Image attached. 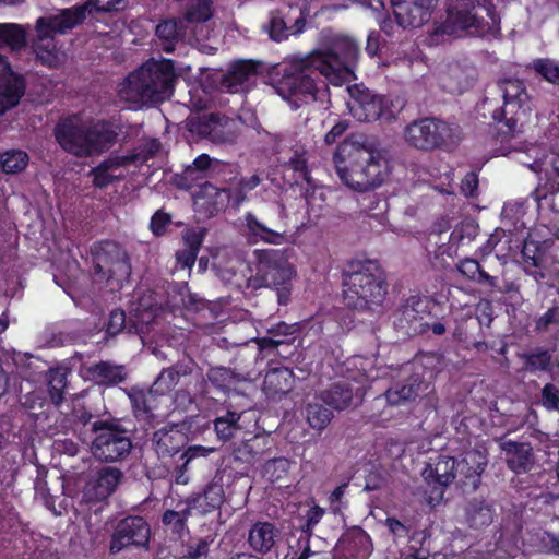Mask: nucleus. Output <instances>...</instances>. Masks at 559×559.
Segmentation results:
<instances>
[{"instance_id":"1","label":"nucleus","mask_w":559,"mask_h":559,"mask_svg":"<svg viewBox=\"0 0 559 559\" xmlns=\"http://www.w3.org/2000/svg\"><path fill=\"white\" fill-rule=\"evenodd\" d=\"M360 56L358 43L349 36H335L329 45L316 49L301 60V66L285 72L277 82V94L294 109L316 102L320 85L326 87L324 76L334 85H342L354 76Z\"/></svg>"},{"instance_id":"2","label":"nucleus","mask_w":559,"mask_h":559,"mask_svg":"<svg viewBox=\"0 0 559 559\" xmlns=\"http://www.w3.org/2000/svg\"><path fill=\"white\" fill-rule=\"evenodd\" d=\"M333 163L341 181L359 192L380 187L390 174L389 160L379 151L350 138L337 146Z\"/></svg>"},{"instance_id":"3","label":"nucleus","mask_w":559,"mask_h":559,"mask_svg":"<svg viewBox=\"0 0 559 559\" xmlns=\"http://www.w3.org/2000/svg\"><path fill=\"white\" fill-rule=\"evenodd\" d=\"M176 80L173 60L152 58L124 79L118 93L130 104H158L171 97Z\"/></svg>"},{"instance_id":"4","label":"nucleus","mask_w":559,"mask_h":559,"mask_svg":"<svg viewBox=\"0 0 559 559\" xmlns=\"http://www.w3.org/2000/svg\"><path fill=\"white\" fill-rule=\"evenodd\" d=\"M500 15L493 0H449L447 19L437 32L451 36L463 33L481 38L501 35Z\"/></svg>"},{"instance_id":"5","label":"nucleus","mask_w":559,"mask_h":559,"mask_svg":"<svg viewBox=\"0 0 559 559\" xmlns=\"http://www.w3.org/2000/svg\"><path fill=\"white\" fill-rule=\"evenodd\" d=\"M53 135L64 152L86 158L109 151L117 141L118 132L109 120L97 119L82 123L66 119L56 124Z\"/></svg>"},{"instance_id":"6","label":"nucleus","mask_w":559,"mask_h":559,"mask_svg":"<svg viewBox=\"0 0 559 559\" xmlns=\"http://www.w3.org/2000/svg\"><path fill=\"white\" fill-rule=\"evenodd\" d=\"M343 296L348 308L357 310L380 306L388 294L384 270L378 261L352 262L343 272Z\"/></svg>"},{"instance_id":"7","label":"nucleus","mask_w":559,"mask_h":559,"mask_svg":"<svg viewBox=\"0 0 559 559\" xmlns=\"http://www.w3.org/2000/svg\"><path fill=\"white\" fill-rule=\"evenodd\" d=\"M489 94L483 100V115L502 124L499 128L501 133H514L519 121L530 111V96L524 82L512 78L499 80Z\"/></svg>"},{"instance_id":"8","label":"nucleus","mask_w":559,"mask_h":559,"mask_svg":"<svg viewBox=\"0 0 559 559\" xmlns=\"http://www.w3.org/2000/svg\"><path fill=\"white\" fill-rule=\"evenodd\" d=\"M253 254L254 275L249 280L250 286L272 288L276 290L278 304L287 305L297 272L286 252L278 249H258Z\"/></svg>"},{"instance_id":"9","label":"nucleus","mask_w":559,"mask_h":559,"mask_svg":"<svg viewBox=\"0 0 559 559\" xmlns=\"http://www.w3.org/2000/svg\"><path fill=\"white\" fill-rule=\"evenodd\" d=\"M461 133L459 124L436 117L415 119L403 130L407 145L423 152H450L460 144Z\"/></svg>"},{"instance_id":"10","label":"nucleus","mask_w":559,"mask_h":559,"mask_svg":"<svg viewBox=\"0 0 559 559\" xmlns=\"http://www.w3.org/2000/svg\"><path fill=\"white\" fill-rule=\"evenodd\" d=\"M95 438L92 442L93 455L102 462H120L132 450V430L124 427L119 418H96L92 424Z\"/></svg>"},{"instance_id":"11","label":"nucleus","mask_w":559,"mask_h":559,"mask_svg":"<svg viewBox=\"0 0 559 559\" xmlns=\"http://www.w3.org/2000/svg\"><path fill=\"white\" fill-rule=\"evenodd\" d=\"M347 90L349 111L358 121L373 122L380 119L385 121L395 119L396 112L389 97L376 94L361 84H354Z\"/></svg>"},{"instance_id":"12","label":"nucleus","mask_w":559,"mask_h":559,"mask_svg":"<svg viewBox=\"0 0 559 559\" xmlns=\"http://www.w3.org/2000/svg\"><path fill=\"white\" fill-rule=\"evenodd\" d=\"M94 274L102 281L121 282L131 271L126 251L112 240H102L91 248Z\"/></svg>"},{"instance_id":"13","label":"nucleus","mask_w":559,"mask_h":559,"mask_svg":"<svg viewBox=\"0 0 559 559\" xmlns=\"http://www.w3.org/2000/svg\"><path fill=\"white\" fill-rule=\"evenodd\" d=\"M151 539V525L141 515H127L119 520L110 535L109 554L118 555L127 549L147 548Z\"/></svg>"},{"instance_id":"14","label":"nucleus","mask_w":559,"mask_h":559,"mask_svg":"<svg viewBox=\"0 0 559 559\" xmlns=\"http://www.w3.org/2000/svg\"><path fill=\"white\" fill-rule=\"evenodd\" d=\"M132 413L143 428H152L158 418L169 415V399L153 388L132 386L127 391Z\"/></svg>"},{"instance_id":"15","label":"nucleus","mask_w":559,"mask_h":559,"mask_svg":"<svg viewBox=\"0 0 559 559\" xmlns=\"http://www.w3.org/2000/svg\"><path fill=\"white\" fill-rule=\"evenodd\" d=\"M430 317L429 300L419 295H412L400 307L395 325L408 336L425 335L428 328L427 318Z\"/></svg>"},{"instance_id":"16","label":"nucleus","mask_w":559,"mask_h":559,"mask_svg":"<svg viewBox=\"0 0 559 559\" xmlns=\"http://www.w3.org/2000/svg\"><path fill=\"white\" fill-rule=\"evenodd\" d=\"M487 464V455L475 449L455 459V483L462 491L473 492L479 487Z\"/></svg>"},{"instance_id":"17","label":"nucleus","mask_w":559,"mask_h":559,"mask_svg":"<svg viewBox=\"0 0 559 559\" xmlns=\"http://www.w3.org/2000/svg\"><path fill=\"white\" fill-rule=\"evenodd\" d=\"M438 0H391L397 27L417 28L428 23Z\"/></svg>"},{"instance_id":"18","label":"nucleus","mask_w":559,"mask_h":559,"mask_svg":"<svg viewBox=\"0 0 559 559\" xmlns=\"http://www.w3.org/2000/svg\"><path fill=\"white\" fill-rule=\"evenodd\" d=\"M261 68V63L254 60H238L234 62L219 81L222 92L236 94L248 90V84Z\"/></svg>"},{"instance_id":"19","label":"nucleus","mask_w":559,"mask_h":559,"mask_svg":"<svg viewBox=\"0 0 559 559\" xmlns=\"http://www.w3.org/2000/svg\"><path fill=\"white\" fill-rule=\"evenodd\" d=\"M122 478V472L112 466L96 471L84 488V497L90 501H103L111 496Z\"/></svg>"},{"instance_id":"20","label":"nucleus","mask_w":559,"mask_h":559,"mask_svg":"<svg viewBox=\"0 0 559 559\" xmlns=\"http://www.w3.org/2000/svg\"><path fill=\"white\" fill-rule=\"evenodd\" d=\"M281 531L269 521H257L248 533L249 547L257 554L267 555L276 545Z\"/></svg>"},{"instance_id":"21","label":"nucleus","mask_w":559,"mask_h":559,"mask_svg":"<svg viewBox=\"0 0 559 559\" xmlns=\"http://www.w3.org/2000/svg\"><path fill=\"white\" fill-rule=\"evenodd\" d=\"M429 383L419 373H413L404 383H396L385 392L389 404L400 405L405 402L415 401L420 395L428 393Z\"/></svg>"},{"instance_id":"22","label":"nucleus","mask_w":559,"mask_h":559,"mask_svg":"<svg viewBox=\"0 0 559 559\" xmlns=\"http://www.w3.org/2000/svg\"><path fill=\"white\" fill-rule=\"evenodd\" d=\"M152 442L159 459L171 457L187 443V436L176 426L163 427L153 435Z\"/></svg>"},{"instance_id":"23","label":"nucleus","mask_w":559,"mask_h":559,"mask_svg":"<svg viewBox=\"0 0 559 559\" xmlns=\"http://www.w3.org/2000/svg\"><path fill=\"white\" fill-rule=\"evenodd\" d=\"M476 236V227L473 224H465L455 227L450 235L448 236V241H443V230H432L429 236V243L433 240V246L436 247L435 253L436 255H451L453 248L459 247L465 238L468 241L473 240Z\"/></svg>"},{"instance_id":"24","label":"nucleus","mask_w":559,"mask_h":559,"mask_svg":"<svg viewBox=\"0 0 559 559\" xmlns=\"http://www.w3.org/2000/svg\"><path fill=\"white\" fill-rule=\"evenodd\" d=\"M341 550L353 559H365L372 549L371 538L361 527L347 530L338 540Z\"/></svg>"},{"instance_id":"25","label":"nucleus","mask_w":559,"mask_h":559,"mask_svg":"<svg viewBox=\"0 0 559 559\" xmlns=\"http://www.w3.org/2000/svg\"><path fill=\"white\" fill-rule=\"evenodd\" d=\"M87 378L99 386H115L127 379L123 366L110 361H99L86 368Z\"/></svg>"},{"instance_id":"26","label":"nucleus","mask_w":559,"mask_h":559,"mask_svg":"<svg viewBox=\"0 0 559 559\" xmlns=\"http://www.w3.org/2000/svg\"><path fill=\"white\" fill-rule=\"evenodd\" d=\"M26 92L25 78L14 72L0 82V116L16 107Z\"/></svg>"},{"instance_id":"27","label":"nucleus","mask_w":559,"mask_h":559,"mask_svg":"<svg viewBox=\"0 0 559 559\" xmlns=\"http://www.w3.org/2000/svg\"><path fill=\"white\" fill-rule=\"evenodd\" d=\"M223 501V486L216 481H210L205 485L202 492L195 493L187 500L190 508L201 514H207L219 509Z\"/></svg>"},{"instance_id":"28","label":"nucleus","mask_w":559,"mask_h":559,"mask_svg":"<svg viewBox=\"0 0 559 559\" xmlns=\"http://www.w3.org/2000/svg\"><path fill=\"white\" fill-rule=\"evenodd\" d=\"M294 383L295 377L290 369L286 367L274 368L266 372L263 390L272 399L282 397L293 390Z\"/></svg>"},{"instance_id":"29","label":"nucleus","mask_w":559,"mask_h":559,"mask_svg":"<svg viewBox=\"0 0 559 559\" xmlns=\"http://www.w3.org/2000/svg\"><path fill=\"white\" fill-rule=\"evenodd\" d=\"M455 459L448 456L441 457L435 466L428 464L423 471V477L426 483L441 491L451 483L455 481Z\"/></svg>"},{"instance_id":"30","label":"nucleus","mask_w":559,"mask_h":559,"mask_svg":"<svg viewBox=\"0 0 559 559\" xmlns=\"http://www.w3.org/2000/svg\"><path fill=\"white\" fill-rule=\"evenodd\" d=\"M507 465L515 474L527 473L534 465L533 449L530 443L510 441L506 444Z\"/></svg>"},{"instance_id":"31","label":"nucleus","mask_w":559,"mask_h":559,"mask_svg":"<svg viewBox=\"0 0 559 559\" xmlns=\"http://www.w3.org/2000/svg\"><path fill=\"white\" fill-rule=\"evenodd\" d=\"M496 515L495 507L486 499L474 498L465 507V520L471 528L489 526Z\"/></svg>"},{"instance_id":"32","label":"nucleus","mask_w":559,"mask_h":559,"mask_svg":"<svg viewBox=\"0 0 559 559\" xmlns=\"http://www.w3.org/2000/svg\"><path fill=\"white\" fill-rule=\"evenodd\" d=\"M192 372L190 364L177 362L168 368H163L155 381L152 383L154 392L165 394L170 400V394L178 384L181 377Z\"/></svg>"},{"instance_id":"33","label":"nucleus","mask_w":559,"mask_h":559,"mask_svg":"<svg viewBox=\"0 0 559 559\" xmlns=\"http://www.w3.org/2000/svg\"><path fill=\"white\" fill-rule=\"evenodd\" d=\"M247 236L254 242L263 241L272 245H281L285 241V230L278 231L266 226L251 212L245 215Z\"/></svg>"},{"instance_id":"34","label":"nucleus","mask_w":559,"mask_h":559,"mask_svg":"<svg viewBox=\"0 0 559 559\" xmlns=\"http://www.w3.org/2000/svg\"><path fill=\"white\" fill-rule=\"evenodd\" d=\"M185 22L180 19L162 20L155 28V35L160 40V48L166 53L175 51L176 44L183 38Z\"/></svg>"},{"instance_id":"35","label":"nucleus","mask_w":559,"mask_h":559,"mask_svg":"<svg viewBox=\"0 0 559 559\" xmlns=\"http://www.w3.org/2000/svg\"><path fill=\"white\" fill-rule=\"evenodd\" d=\"M457 272L468 282L481 287L495 286V276L490 275L476 259L464 258L456 263Z\"/></svg>"},{"instance_id":"36","label":"nucleus","mask_w":559,"mask_h":559,"mask_svg":"<svg viewBox=\"0 0 559 559\" xmlns=\"http://www.w3.org/2000/svg\"><path fill=\"white\" fill-rule=\"evenodd\" d=\"M319 399L334 409H345L353 401L352 385L344 381L335 382L329 389L323 390Z\"/></svg>"},{"instance_id":"37","label":"nucleus","mask_w":559,"mask_h":559,"mask_svg":"<svg viewBox=\"0 0 559 559\" xmlns=\"http://www.w3.org/2000/svg\"><path fill=\"white\" fill-rule=\"evenodd\" d=\"M429 530L413 532L408 537V544L401 554V559H429L431 556Z\"/></svg>"},{"instance_id":"38","label":"nucleus","mask_w":559,"mask_h":559,"mask_svg":"<svg viewBox=\"0 0 559 559\" xmlns=\"http://www.w3.org/2000/svg\"><path fill=\"white\" fill-rule=\"evenodd\" d=\"M241 415V412L231 409H224L222 414L217 412L213 420V426L218 440L226 442L241 430V426L239 425Z\"/></svg>"},{"instance_id":"39","label":"nucleus","mask_w":559,"mask_h":559,"mask_svg":"<svg viewBox=\"0 0 559 559\" xmlns=\"http://www.w3.org/2000/svg\"><path fill=\"white\" fill-rule=\"evenodd\" d=\"M70 373L71 371L68 368L62 367L51 368L47 373V390L55 405H60L64 401Z\"/></svg>"},{"instance_id":"40","label":"nucleus","mask_w":559,"mask_h":559,"mask_svg":"<svg viewBox=\"0 0 559 559\" xmlns=\"http://www.w3.org/2000/svg\"><path fill=\"white\" fill-rule=\"evenodd\" d=\"M534 332L537 334L551 333L559 338V297L555 298L546 310L534 319Z\"/></svg>"},{"instance_id":"41","label":"nucleus","mask_w":559,"mask_h":559,"mask_svg":"<svg viewBox=\"0 0 559 559\" xmlns=\"http://www.w3.org/2000/svg\"><path fill=\"white\" fill-rule=\"evenodd\" d=\"M192 509L187 506L181 510L167 509L162 515V524L175 538H181L186 531H188V519L191 515Z\"/></svg>"},{"instance_id":"42","label":"nucleus","mask_w":559,"mask_h":559,"mask_svg":"<svg viewBox=\"0 0 559 559\" xmlns=\"http://www.w3.org/2000/svg\"><path fill=\"white\" fill-rule=\"evenodd\" d=\"M26 32L15 23H0V50L8 47L19 51L26 46Z\"/></svg>"},{"instance_id":"43","label":"nucleus","mask_w":559,"mask_h":559,"mask_svg":"<svg viewBox=\"0 0 559 559\" xmlns=\"http://www.w3.org/2000/svg\"><path fill=\"white\" fill-rule=\"evenodd\" d=\"M305 416L308 425L318 433H321L331 423L334 414L323 402H311L305 407Z\"/></svg>"},{"instance_id":"44","label":"nucleus","mask_w":559,"mask_h":559,"mask_svg":"<svg viewBox=\"0 0 559 559\" xmlns=\"http://www.w3.org/2000/svg\"><path fill=\"white\" fill-rule=\"evenodd\" d=\"M209 382L217 390L226 393L234 389L239 382L245 380L239 373H236L230 368L213 367L206 373Z\"/></svg>"},{"instance_id":"45","label":"nucleus","mask_w":559,"mask_h":559,"mask_svg":"<svg viewBox=\"0 0 559 559\" xmlns=\"http://www.w3.org/2000/svg\"><path fill=\"white\" fill-rule=\"evenodd\" d=\"M294 173L295 182L304 181L312 186L311 171L308 165V152L302 146H296L286 164Z\"/></svg>"},{"instance_id":"46","label":"nucleus","mask_w":559,"mask_h":559,"mask_svg":"<svg viewBox=\"0 0 559 559\" xmlns=\"http://www.w3.org/2000/svg\"><path fill=\"white\" fill-rule=\"evenodd\" d=\"M207 453L206 448L202 445H192L185 450L180 456L178 462L175 465L173 476L176 484L186 485L189 481V476L187 475L188 468L192 460L201 456H205Z\"/></svg>"},{"instance_id":"47","label":"nucleus","mask_w":559,"mask_h":559,"mask_svg":"<svg viewBox=\"0 0 559 559\" xmlns=\"http://www.w3.org/2000/svg\"><path fill=\"white\" fill-rule=\"evenodd\" d=\"M36 33L38 43L36 44V48L39 50L41 48L50 56L49 46L55 48L53 36L55 34H59V27L57 26V21L53 16H41L36 21Z\"/></svg>"},{"instance_id":"48","label":"nucleus","mask_w":559,"mask_h":559,"mask_svg":"<svg viewBox=\"0 0 559 559\" xmlns=\"http://www.w3.org/2000/svg\"><path fill=\"white\" fill-rule=\"evenodd\" d=\"M526 68L542 80L559 86V61L551 58H536Z\"/></svg>"},{"instance_id":"49","label":"nucleus","mask_w":559,"mask_h":559,"mask_svg":"<svg viewBox=\"0 0 559 559\" xmlns=\"http://www.w3.org/2000/svg\"><path fill=\"white\" fill-rule=\"evenodd\" d=\"M523 369L530 373L546 372L551 370V354L545 348H536L534 352L521 355Z\"/></svg>"},{"instance_id":"50","label":"nucleus","mask_w":559,"mask_h":559,"mask_svg":"<svg viewBox=\"0 0 559 559\" xmlns=\"http://www.w3.org/2000/svg\"><path fill=\"white\" fill-rule=\"evenodd\" d=\"M29 156L22 150H8L0 153V169L8 175L22 173L28 165Z\"/></svg>"},{"instance_id":"51","label":"nucleus","mask_w":559,"mask_h":559,"mask_svg":"<svg viewBox=\"0 0 559 559\" xmlns=\"http://www.w3.org/2000/svg\"><path fill=\"white\" fill-rule=\"evenodd\" d=\"M292 467V461L280 456L267 460L262 467V477L267 481L275 484L288 478Z\"/></svg>"},{"instance_id":"52","label":"nucleus","mask_w":559,"mask_h":559,"mask_svg":"<svg viewBox=\"0 0 559 559\" xmlns=\"http://www.w3.org/2000/svg\"><path fill=\"white\" fill-rule=\"evenodd\" d=\"M124 163L117 158V159H106L102 162L99 165L94 167L91 170V175L93 176V185L96 188L104 189L107 188L109 185L118 180L117 177L112 176L109 171L112 168L120 167Z\"/></svg>"},{"instance_id":"53","label":"nucleus","mask_w":559,"mask_h":559,"mask_svg":"<svg viewBox=\"0 0 559 559\" xmlns=\"http://www.w3.org/2000/svg\"><path fill=\"white\" fill-rule=\"evenodd\" d=\"M206 174L198 171L193 166H187L181 174L176 175V183L180 189L191 190L200 188L201 192L205 190V186L211 185L207 181Z\"/></svg>"},{"instance_id":"54","label":"nucleus","mask_w":559,"mask_h":559,"mask_svg":"<svg viewBox=\"0 0 559 559\" xmlns=\"http://www.w3.org/2000/svg\"><path fill=\"white\" fill-rule=\"evenodd\" d=\"M55 17L59 27V34H64L85 21L86 10L84 7L64 9Z\"/></svg>"},{"instance_id":"55","label":"nucleus","mask_w":559,"mask_h":559,"mask_svg":"<svg viewBox=\"0 0 559 559\" xmlns=\"http://www.w3.org/2000/svg\"><path fill=\"white\" fill-rule=\"evenodd\" d=\"M523 270L538 284L547 277L546 252L542 246L538 247V252H536V254H532L528 260H524Z\"/></svg>"},{"instance_id":"56","label":"nucleus","mask_w":559,"mask_h":559,"mask_svg":"<svg viewBox=\"0 0 559 559\" xmlns=\"http://www.w3.org/2000/svg\"><path fill=\"white\" fill-rule=\"evenodd\" d=\"M212 0H195L185 13L183 22L203 23L212 17Z\"/></svg>"},{"instance_id":"57","label":"nucleus","mask_w":559,"mask_h":559,"mask_svg":"<svg viewBox=\"0 0 559 559\" xmlns=\"http://www.w3.org/2000/svg\"><path fill=\"white\" fill-rule=\"evenodd\" d=\"M325 511L319 506L311 507L306 513V522L301 526V533L298 538V545L301 546L304 539H309L312 536L314 526L321 521Z\"/></svg>"},{"instance_id":"58","label":"nucleus","mask_w":559,"mask_h":559,"mask_svg":"<svg viewBox=\"0 0 559 559\" xmlns=\"http://www.w3.org/2000/svg\"><path fill=\"white\" fill-rule=\"evenodd\" d=\"M263 450L259 447L257 438L243 441L236 450L235 457L246 463H253L262 455Z\"/></svg>"},{"instance_id":"59","label":"nucleus","mask_w":559,"mask_h":559,"mask_svg":"<svg viewBox=\"0 0 559 559\" xmlns=\"http://www.w3.org/2000/svg\"><path fill=\"white\" fill-rule=\"evenodd\" d=\"M213 543V538L210 536L205 538L190 539L185 547V559H202L207 557L210 551V545Z\"/></svg>"},{"instance_id":"60","label":"nucleus","mask_w":559,"mask_h":559,"mask_svg":"<svg viewBox=\"0 0 559 559\" xmlns=\"http://www.w3.org/2000/svg\"><path fill=\"white\" fill-rule=\"evenodd\" d=\"M219 195L224 198L221 199V206H228V204H231L234 209H238L247 200L248 193L237 181L231 183L229 187H226V191H223Z\"/></svg>"},{"instance_id":"61","label":"nucleus","mask_w":559,"mask_h":559,"mask_svg":"<svg viewBox=\"0 0 559 559\" xmlns=\"http://www.w3.org/2000/svg\"><path fill=\"white\" fill-rule=\"evenodd\" d=\"M188 241L189 247L177 252V261L183 269H191L194 265L201 245V240L195 236Z\"/></svg>"},{"instance_id":"62","label":"nucleus","mask_w":559,"mask_h":559,"mask_svg":"<svg viewBox=\"0 0 559 559\" xmlns=\"http://www.w3.org/2000/svg\"><path fill=\"white\" fill-rule=\"evenodd\" d=\"M288 340L275 338L269 334V336L258 337L255 338V343L258 345L259 354L257 358L261 356V358H265L269 355L278 354V347L284 345Z\"/></svg>"},{"instance_id":"63","label":"nucleus","mask_w":559,"mask_h":559,"mask_svg":"<svg viewBox=\"0 0 559 559\" xmlns=\"http://www.w3.org/2000/svg\"><path fill=\"white\" fill-rule=\"evenodd\" d=\"M267 32L274 41H282L289 36V28L282 16L273 15L269 21Z\"/></svg>"},{"instance_id":"64","label":"nucleus","mask_w":559,"mask_h":559,"mask_svg":"<svg viewBox=\"0 0 559 559\" xmlns=\"http://www.w3.org/2000/svg\"><path fill=\"white\" fill-rule=\"evenodd\" d=\"M542 404L548 411H559V389L552 383H546L542 389Z\"/></svg>"}]
</instances>
